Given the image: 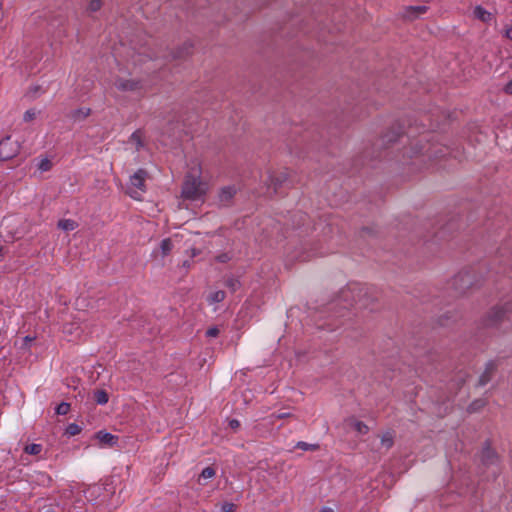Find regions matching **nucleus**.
I'll return each instance as SVG.
<instances>
[{
	"label": "nucleus",
	"mask_w": 512,
	"mask_h": 512,
	"mask_svg": "<svg viewBox=\"0 0 512 512\" xmlns=\"http://www.w3.org/2000/svg\"><path fill=\"white\" fill-rule=\"evenodd\" d=\"M341 296L345 300L351 296L356 304H359L360 307L367 308L377 299V291L374 287L355 283L350 284L346 289L342 290Z\"/></svg>",
	"instance_id": "1"
},
{
	"label": "nucleus",
	"mask_w": 512,
	"mask_h": 512,
	"mask_svg": "<svg viewBox=\"0 0 512 512\" xmlns=\"http://www.w3.org/2000/svg\"><path fill=\"white\" fill-rule=\"evenodd\" d=\"M207 190L208 185L201 180L200 172L192 170L185 177L181 193L184 199L195 201L201 199Z\"/></svg>",
	"instance_id": "2"
},
{
	"label": "nucleus",
	"mask_w": 512,
	"mask_h": 512,
	"mask_svg": "<svg viewBox=\"0 0 512 512\" xmlns=\"http://www.w3.org/2000/svg\"><path fill=\"white\" fill-rule=\"evenodd\" d=\"M147 172L144 169H139L130 177V188L127 193L133 199L140 200L141 193L145 192V179Z\"/></svg>",
	"instance_id": "3"
},
{
	"label": "nucleus",
	"mask_w": 512,
	"mask_h": 512,
	"mask_svg": "<svg viewBox=\"0 0 512 512\" xmlns=\"http://www.w3.org/2000/svg\"><path fill=\"white\" fill-rule=\"evenodd\" d=\"M20 145L12 140L10 136L0 141V160L7 161L14 158L19 153Z\"/></svg>",
	"instance_id": "4"
},
{
	"label": "nucleus",
	"mask_w": 512,
	"mask_h": 512,
	"mask_svg": "<svg viewBox=\"0 0 512 512\" xmlns=\"http://www.w3.org/2000/svg\"><path fill=\"white\" fill-rule=\"evenodd\" d=\"M480 460L483 466L495 467L493 470V475L496 476L500 473V469L498 467L499 458L496 452L489 446L488 443L483 447L480 455Z\"/></svg>",
	"instance_id": "5"
},
{
	"label": "nucleus",
	"mask_w": 512,
	"mask_h": 512,
	"mask_svg": "<svg viewBox=\"0 0 512 512\" xmlns=\"http://www.w3.org/2000/svg\"><path fill=\"white\" fill-rule=\"evenodd\" d=\"M115 87L120 91L136 93L139 96L144 93V86L140 80L118 78L115 81Z\"/></svg>",
	"instance_id": "6"
},
{
	"label": "nucleus",
	"mask_w": 512,
	"mask_h": 512,
	"mask_svg": "<svg viewBox=\"0 0 512 512\" xmlns=\"http://www.w3.org/2000/svg\"><path fill=\"white\" fill-rule=\"evenodd\" d=\"M505 319L510 320L509 310L506 307H496L492 309L485 318V326L496 327Z\"/></svg>",
	"instance_id": "7"
},
{
	"label": "nucleus",
	"mask_w": 512,
	"mask_h": 512,
	"mask_svg": "<svg viewBox=\"0 0 512 512\" xmlns=\"http://www.w3.org/2000/svg\"><path fill=\"white\" fill-rule=\"evenodd\" d=\"M288 173L283 171L279 173H270L267 179L268 194L272 196L278 192V189L287 181Z\"/></svg>",
	"instance_id": "8"
},
{
	"label": "nucleus",
	"mask_w": 512,
	"mask_h": 512,
	"mask_svg": "<svg viewBox=\"0 0 512 512\" xmlns=\"http://www.w3.org/2000/svg\"><path fill=\"white\" fill-rule=\"evenodd\" d=\"M472 275L470 272H460L453 280V286L459 293H464L472 286Z\"/></svg>",
	"instance_id": "9"
},
{
	"label": "nucleus",
	"mask_w": 512,
	"mask_h": 512,
	"mask_svg": "<svg viewBox=\"0 0 512 512\" xmlns=\"http://www.w3.org/2000/svg\"><path fill=\"white\" fill-rule=\"evenodd\" d=\"M496 371L497 363L493 360L489 361L485 366V370L479 377L478 385L485 386L487 383H489L495 375Z\"/></svg>",
	"instance_id": "10"
},
{
	"label": "nucleus",
	"mask_w": 512,
	"mask_h": 512,
	"mask_svg": "<svg viewBox=\"0 0 512 512\" xmlns=\"http://www.w3.org/2000/svg\"><path fill=\"white\" fill-rule=\"evenodd\" d=\"M94 437H95V439H97L99 441V444L101 446H106V447L115 446L119 439L118 436L113 435L108 432H105V431H98Z\"/></svg>",
	"instance_id": "11"
},
{
	"label": "nucleus",
	"mask_w": 512,
	"mask_h": 512,
	"mask_svg": "<svg viewBox=\"0 0 512 512\" xmlns=\"http://www.w3.org/2000/svg\"><path fill=\"white\" fill-rule=\"evenodd\" d=\"M427 10L428 7L426 5L409 6L405 8L403 17L408 20H415L425 14Z\"/></svg>",
	"instance_id": "12"
},
{
	"label": "nucleus",
	"mask_w": 512,
	"mask_h": 512,
	"mask_svg": "<svg viewBox=\"0 0 512 512\" xmlns=\"http://www.w3.org/2000/svg\"><path fill=\"white\" fill-rule=\"evenodd\" d=\"M236 194L235 186H225L221 188L218 194V200L221 205L227 206L230 204L231 200L234 198Z\"/></svg>",
	"instance_id": "13"
},
{
	"label": "nucleus",
	"mask_w": 512,
	"mask_h": 512,
	"mask_svg": "<svg viewBox=\"0 0 512 512\" xmlns=\"http://www.w3.org/2000/svg\"><path fill=\"white\" fill-rule=\"evenodd\" d=\"M192 53V45L190 43H184L183 46L173 52V59H183Z\"/></svg>",
	"instance_id": "14"
},
{
	"label": "nucleus",
	"mask_w": 512,
	"mask_h": 512,
	"mask_svg": "<svg viewBox=\"0 0 512 512\" xmlns=\"http://www.w3.org/2000/svg\"><path fill=\"white\" fill-rule=\"evenodd\" d=\"M394 432L386 431L381 435V446L385 448V450H389L394 445Z\"/></svg>",
	"instance_id": "15"
},
{
	"label": "nucleus",
	"mask_w": 512,
	"mask_h": 512,
	"mask_svg": "<svg viewBox=\"0 0 512 512\" xmlns=\"http://www.w3.org/2000/svg\"><path fill=\"white\" fill-rule=\"evenodd\" d=\"M57 227L63 231H73L78 227V223L72 219H61L57 223Z\"/></svg>",
	"instance_id": "16"
},
{
	"label": "nucleus",
	"mask_w": 512,
	"mask_h": 512,
	"mask_svg": "<svg viewBox=\"0 0 512 512\" xmlns=\"http://www.w3.org/2000/svg\"><path fill=\"white\" fill-rule=\"evenodd\" d=\"M90 113H91L90 108L83 107V108H79V109H76L73 112H71L70 117L74 121H82V120L86 119L90 115Z\"/></svg>",
	"instance_id": "17"
},
{
	"label": "nucleus",
	"mask_w": 512,
	"mask_h": 512,
	"mask_svg": "<svg viewBox=\"0 0 512 512\" xmlns=\"http://www.w3.org/2000/svg\"><path fill=\"white\" fill-rule=\"evenodd\" d=\"M473 14H474L475 18H477V19H479V20H481L483 22H488L492 18L491 13L488 12L487 10H485L481 6H476L474 8Z\"/></svg>",
	"instance_id": "18"
},
{
	"label": "nucleus",
	"mask_w": 512,
	"mask_h": 512,
	"mask_svg": "<svg viewBox=\"0 0 512 512\" xmlns=\"http://www.w3.org/2000/svg\"><path fill=\"white\" fill-rule=\"evenodd\" d=\"M130 142L135 144L136 150L139 151L144 146L142 130L134 131L130 136Z\"/></svg>",
	"instance_id": "19"
},
{
	"label": "nucleus",
	"mask_w": 512,
	"mask_h": 512,
	"mask_svg": "<svg viewBox=\"0 0 512 512\" xmlns=\"http://www.w3.org/2000/svg\"><path fill=\"white\" fill-rule=\"evenodd\" d=\"M225 297L226 293L223 290H218L211 293L208 296L207 301L209 302V304L219 303L222 302L225 299Z\"/></svg>",
	"instance_id": "20"
},
{
	"label": "nucleus",
	"mask_w": 512,
	"mask_h": 512,
	"mask_svg": "<svg viewBox=\"0 0 512 512\" xmlns=\"http://www.w3.org/2000/svg\"><path fill=\"white\" fill-rule=\"evenodd\" d=\"M173 249V243L170 238H165L161 241L160 250L163 257L170 254Z\"/></svg>",
	"instance_id": "21"
},
{
	"label": "nucleus",
	"mask_w": 512,
	"mask_h": 512,
	"mask_svg": "<svg viewBox=\"0 0 512 512\" xmlns=\"http://www.w3.org/2000/svg\"><path fill=\"white\" fill-rule=\"evenodd\" d=\"M94 400L99 405H104L108 402L109 396L105 390H96L94 393Z\"/></svg>",
	"instance_id": "22"
},
{
	"label": "nucleus",
	"mask_w": 512,
	"mask_h": 512,
	"mask_svg": "<svg viewBox=\"0 0 512 512\" xmlns=\"http://www.w3.org/2000/svg\"><path fill=\"white\" fill-rule=\"evenodd\" d=\"M486 405V401L484 399H476L474 400L468 407V412L474 413L481 410Z\"/></svg>",
	"instance_id": "23"
},
{
	"label": "nucleus",
	"mask_w": 512,
	"mask_h": 512,
	"mask_svg": "<svg viewBox=\"0 0 512 512\" xmlns=\"http://www.w3.org/2000/svg\"><path fill=\"white\" fill-rule=\"evenodd\" d=\"M25 453L30 455H38L42 451V445L40 444H29L24 448Z\"/></svg>",
	"instance_id": "24"
},
{
	"label": "nucleus",
	"mask_w": 512,
	"mask_h": 512,
	"mask_svg": "<svg viewBox=\"0 0 512 512\" xmlns=\"http://www.w3.org/2000/svg\"><path fill=\"white\" fill-rule=\"evenodd\" d=\"M216 474V471L214 468L212 467H206L202 470L200 476H199V479H198V482L201 483V479H210L212 477H214Z\"/></svg>",
	"instance_id": "25"
},
{
	"label": "nucleus",
	"mask_w": 512,
	"mask_h": 512,
	"mask_svg": "<svg viewBox=\"0 0 512 512\" xmlns=\"http://www.w3.org/2000/svg\"><path fill=\"white\" fill-rule=\"evenodd\" d=\"M296 448H299V449L304 450V451H308V450L316 451V450L319 449V445L318 444H309V443L304 442V441H299L296 444Z\"/></svg>",
	"instance_id": "26"
},
{
	"label": "nucleus",
	"mask_w": 512,
	"mask_h": 512,
	"mask_svg": "<svg viewBox=\"0 0 512 512\" xmlns=\"http://www.w3.org/2000/svg\"><path fill=\"white\" fill-rule=\"evenodd\" d=\"M225 286L230 288L231 291H236L240 287V282L234 277H229L225 280Z\"/></svg>",
	"instance_id": "27"
},
{
	"label": "nucleus",
	"mask_w": 512,
	"mask_h": 512,
	"mask_svg": "<svg viewBox=\"0 0 512 512\" xmlns=\"http://www.w3.org/2000/svg\"><path fill=\"white\" fill-rule=\"evenodd\" d=\"M81 432V427L76 423H71L66 428V434L69 436L78 435Z\"/></svg>",
	"instance_id": "28"
},
{
	"label": "nucleus",
	"mask_w": 512,
	"mask_h": 512,
	"mask_svg": "<svg viewBox=\"0 0 512 512\" xmlns=\"http://www.w3.org/2000/svg\"><path fill=\"white\" fill-rule=\"evenodd\" d=\"M102 2L101 0H91L88 4L87 11L90 13L97 12L101 9Z\"/></svg>",
	"instance_id": "29"
},
{
	"label": "nucleus",
	"mask_w": 512,
	"mask_h": 512,
	"mask_svg": "<svg viewBox=\"0 0 512 512\" xmlns=\"http://www.w3.org/2000/svg\"><path fill=\"white\" fill-rule=\"evenodd\" d=\"M56 414L66 415L70 411V404L67 402H61L55 409Z\"/></svg>",
	"instance_id": "30"
},
{
	"label": "nucleus",
	"mask_w": 512,
	"mask_h": 512,
	"mask_svg": "<svg viewBox=\"0 0 512 512\" xmlns=\"http://www.w3.org/2000/svg\"><path fill=\"white\" fill-rule=\"evenodd\" d=\"M52 167V163L49 159L44 158L38 164V169L42 172L49 171Z\"/></svg>",
	"instance_id": "31"
},
{
	"label": "nucleus",
	"mask_w": 512,
	"mask_h": 512,
	"mask_svg": "<svg viewBox=\"0 0 512 512\" xmlns=\"http://www.w3.org/2000/svg\"><path fill=\"white\" fill-rule=\"evenodd\" d=\"M354 428L360 434H366L369 431L368 426L365 423L361 422V421L355 422Z\"/></svg>",
	"instance_id": "32"
},
{
	"label": "nucleus",
	"mask_w": 512,
	"mask_h": 512,
	"mask_svg": "<svg viewBox=\"0 0 512 512\" xmlns=\"http://www.w3.org/2000/svg\"><path fill=\"white\" fill-rule=\"evenodd\" d=\"M37 111L35 109H29L24 113L23 119L25 122H30L34 120L37 116Z\"/></svg>",
	"instance_id": "33"
},
{
	"label": "nucleus",
	"mask_w": 512,
	"mask_h": 512,
	"mask_svg": "<svg viewBox=\"0 0 512 512\" xmlns=\"http://www.w3.org/2000/svg\"><path fill=\"white\" fill-rule=\"evenodd\" d=\"M221 512H234L236 510V505L231 502H224L221 505Z\"/></svg>",
	"instance_id": "34"
},
{
	"label": "nucleus",
	"mask_w": 512,
	"mask_h": 512,
	"mask_svg": "<svg viewBox=\"0 0 512 512\" xmlns=\"http://www.w3.org/2000/svg\"><path fill=\"white\" fill-rule=\"evenodd\" d=\"M400 134L393 132L391 135L388 133L384 136V141L387 143L395 142L399 138Z\"/></svg>",
	"instance_id": "35"
},
{
	"label": "nucleus",
	"mask_w": 512,
	"mask_h": 512,
	"mask_svg": "<svg viewBox=\"0 0 512 512\" xmlns=\"http://www.w3.org/2000/svg\"><path fill=\"white\" fill-rule=\"evenodd\" d=\"M218 335H219V329L217 327H210L206 331V336L207 337H217Z\"/></svg>",
	"instance_id": "36"
},
{
	"label": "nucleus",
	"mask_w": 512,
	"mask_h": 512,
	"mask_svg": "<svg viewBox=\"0 0 512 512\" xmlns=\"http://www.w3.org/2000/svg\"><path fill=\"white\" fill-rule=\"evenodd\" d=\"M218 262L226 263L230 260V256L227 253H222L216 257Z\"/></svg>",
	"instance_id": "37"
},
{
	"label": "nucleus",
	"mask_w": 512,
	"mask_h": 512,
	"mask_svg": "<svg viewBox=\"0 0 512 512\" xmlns=\"http://www.w3.org/2000/svg\"><path fill=\"white\" fill-rule=\"evenodd\" d=\"M229 426L231 429L236 430L240 426V422L237 419H231L229 421Z\"/></svg>",
	"instance_id": "38"
},
{
	"label": "nucleus",
	"mask_w": 512,
	"mask_h": 512,
	"mask_svg": "<svg viewBox=\"0 0 512 512\" xmlns=\"http://www.w3.org/2000/svg\"><path fill=\"white\" fill-rule=\"evenodd\" d=\"M503 90L506 94H512V79L505 85Z\"/></svg>",
	"instance_id": "39"
},
{
	"label": "nucleus",
	"mask_w": 512,
	"mask_h": 512,
	"mask_svg": "<svg viewBox=\"0 0 512 512\" xmlns=\"http://www.w3.org/2000/svg\"><path fill=\"white\" fill-rule=\"evenodd\" d=\"M505 35H506L507 38L512 40V27H509V28L506 29Z\"/></svg>",
	"instance_id": "40"
},
{
	"label": "nucleus",
	"mask_w": 512,
	"mask_h": 512,
	"mask_svg": "<svg viewBox=\"0 0 512 512\" xmlns=\"http://www.w3.org/2000/svg\"><path fill=\"white\" fill-rule=\"evenodd\" d=\"M290 416H291V414H290V413H279V414L277 415V418H278V419H282V418H286V417H290Z\"/></svg>",
	"instance_id": "41"
},
{
	"label": "nucleus",
	"mask_w": 512,
	"mask_h": 512,
	"mask_svg": "<svg viewBox=\"0 0 512 512\" xmlns=\"http://www.w3.org/2000/svg\"><path fill=\"white\" fill-rule=\"evenodd\" d=\"M320 512H334V510L332 508H329V507H324L320 510Z\"/></svg>",
	"instance_id": "42"
},
{
	"label": "nucleus",
	"mask_w": 512,
	"mask_h": 512,
	"mask_svg": "<svg viewBox=\"0 0 512 512\" xmlns=\"http://www.w3.org/2000/svg\"><path fill=\"white\" fill-rule=\"evenodd\" d=\"M423 149H424V147H421L419 150L415 151V152H414V153H415V155H416V154H422V153H424V152H423Z\"/></svg>",
	"instance_id": "43"
},
{
	"label": "nucleus",
	"mask_w": 512,
	"mask_h": 512,
	"mask_svg": "<svg viewBox=\"0 0 512 512\" xmlns=\"http://www.w3.org/2000/svg\"><path fill=\"white\" fill-rule=\"evenodd\" d=\"M2 249H3V248L0 246V256L2 255Z\"/></svg>",
	"instance_id": "44"
},
{
	"label": "nucleus",
	"mask_w": 512,
	"mask_h": 512,
	"mask_svg": "<svg viewBox=\"0 0 512 512\" xmlns=\"http://www.w3.org/2000/svg\"><path fill=\"white\" fill-rule=\"evenodd\" d=\"M509 66L512 68V62L509 64Z\"/></svg>",
	"instance_id": "45"
}]
</instances>
